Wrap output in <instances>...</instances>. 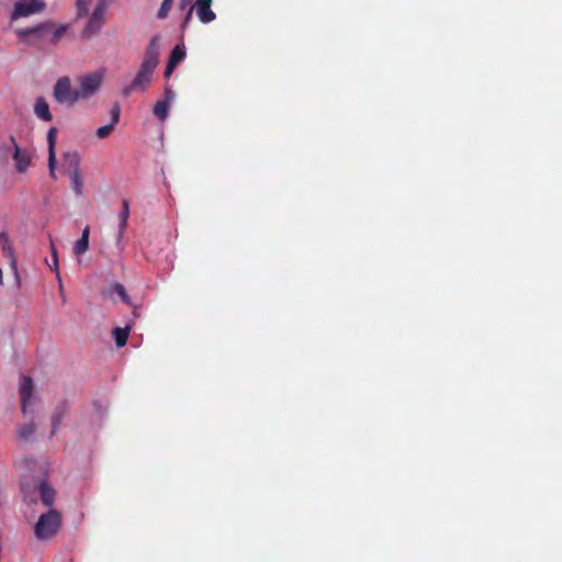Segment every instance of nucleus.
<instances>
[{
    "label": "nucleus",
    "instance_id": "f257e3e1",
    "mask_svg": "<svg viewBox=\"0 0 562 562\" xmlns=\"http://www.w3.org/2000/svg\"><path fill=\"white\" fill-rule=\"evenodd\" d=\"M69 29V24L46 20L35 25L16 30L15 35L24 45L45 49L49 46H57Z\"/></svg>",
    "mask_w": 562,
    "mask_h": 562
},
{
    "label": "nucleus",
    "instance_id": "f03ea898",
    "mask_svg": "<svg viewBox=\"0 0 562 562\" xmlns=\"http://www.w3.org/2000/svg\"><path fill=\"white\" fill-rule=\"evenodd\" d=\"M160 37L155 35L150 38L140 64V67L132 82L122 89V94L127 98L134 91H145L151 83L160 56Z\"/></svg>",
    "mask_w": 562,
    "mask_h": 562
},
{
    "label": "nucleus",
    "instance_id": "7ed1b4c3",
    "mask_svg": "<svg viewBox=\"0 0 562 562\" xmlns=\"http://www.w3.org/2000/svg\"><path fill=\"white\" fill-rule=\"evenodd\" d=\"M61 525V516L56 509H50L46 514L40 516L34 526V533L38 540H49L59 530Z\"/></svg>",
    "mask_w": 562,
    "mask_h": 562
},
{
    "label": "nucleus",
    "instance_id": "20e7f679",
    "mask_svg": "<svg viewBox=\"0 0 562 562\" xmlns=\"http://www.w3.org/2000/svg\"><path fill=\"white\" fill-rule=\"evenodd\" d=\"M102 80L103 74L101 71L90 72L78 77L77 92L79 101L89 99L95 94L101 87Z\"/></svg>",
    "mask_w": 562,
    "mask_h": 562
},
{
    "label": "nucleus",
    "instance_id": "39448f33",
    "mask_svg": "<svg viewBox=\"0 0 562 562\" xmlns=\"http://www.w3.org/2000/svg\"><path fill=\"white\" fill-rule=\"evenodd\" d=\"M45 9L46 3L43 0H20L14 3V7L10 13V21L13 22L19 19L40 14Z\"/></svg>",
    "mask_w": 562,
    "mask_h": 562
},
{
    "label": "nucleus",
    "instance_id": "423d86ee",
    "mask_svg": "<svg viewBox=\"0 0 562 562\" xmlns=\"http://www.w3.org/2000/svg\"><path fill=\"white\" fill-rule=\"evenodd\" d=\"M108 0H98V3L91 13L86 26L82 30V37L89 38L99 33L105 23V12Z\"/></svg>",
    "mask_w": 562,
    "mask_h": 562
},
{
    "label": "nucleus",
    "instance_id": "0eeeda50",
    "mask_svg": "<svg viewBox=\"0 0 562 562\" xmlns=\"http://www.w3.org/2000/svg\"><path fill=\"white\" fill-rule=\"evenodd\" d=\"M53 95L57 102L65 103L70 106L75 105L79 101L77 88L74 89L71 87V81L68 76L57 79L53 89Z\"/></svg>",
    "mask_w": 562,
    "mask_h": 562
},
{
    "label": "nucleus",
    "instance_id": "6e6552de",
    "mask_svg": "<svg viewBox=\"0 0 562 562\" xmlns=\"http://www.w3.org/2000/svg\"><path fill=\"white\" fill-rule=\"evenodd\" d=\"M10 144L13 147V160L15 161L16 171L24 173L31 165V155L27 150H21L16 144L15 137L10 136Z\"/></svg>",
    "mask_w": 562,
    "mask_h": 562
},
{
    "label": "nucleus",
    "instance_id": "1a4fd4ad",
    "mask_svg": "<svg viewBox=\"0 0 562 562\" xmlns=\"http://www.w3.org/2000/svg\"><path fill=\"white\" fill-rule=\"evenodd\" d=\"M34 384L29 375H23L20 381V395L23 414H26L29 406L32 404Z\"/></svg>",
    "mask_w": 562,
    "mask_h": 562
},
{
    "label": "nucleus",
    "instance_id": "9d476101",
    "mask_svg": "<svg viewBox=\"0 0 562 562\" xmlns=\"http://www.w3.org/2000/svg\"><path fill=\"white\" fill-rule=\"evenodd\" d=\"M70 411L69 404L67 401H60L54 412L52 414V435L54 436L59 427L63 425L64 419L68 416Z\"/></svg>",
    "mask_w": 562,
    "mask_h": 562
},
{
    "label": "nucleus",
    "instance_id": "9b49d317",
    "mask_svg": "<svg viewBox=\"0 0 562 562\" xmlns=\"http://www.w3.org/2000/svg\"><path fill=\"white\" fill-rule=\"evenodd\" d=\"M212 0H196L194 2V10L202 23H210L215 20L216 15L211 9Z\"/></svg>",
    "mask_w": 562,
    "mask_h": 562
},
{
    "label": "nucleus",
    "instance_id": "f8f14e48",
    "mask_svg": "<svg viewBox=\"0 0 562 562\" xmlns=\"http://www.w3.org/2000/svg\"><path fill=\"white\" fill-rule=\"evenodd\" d=\"M121 116V109L119 104H114L111 109V122L106 125L99 127L95 132V135L100 139L106 138L114 130L115 125L119 123Z\"/></svg>",
    "mask_w": 562,
    "mask_h": 562
},
{
    "label": "nucleus",
    "instance_id": "ddd939ff",
    "mask_svg": "<svg viewBox=\"0 0 562 562\" xmlns=\"http://www.w3.org/2000/svg\"><path fill=\"white\" fill-rule=\"evenodd\" d=\"M56 134H57L56 127H50L47 132L48 169H49V175L52 178H55V168H56V155H55Z\"/></svg>",
    "mask_w": 562,
    "mask_h": 562
},
{
    "label": "nucleus",
    "instance_id": "4468645a",
    "mask_svg": "<svg viewBox=\"0 0 562 562\" xmlns=\"http://www.w3.org/2000/svg\"><path fill=\"white\" fill-rule=\"evenodd\" d=\"M0 246L2 248L3 256L10 261L11 268L16 273V258L13 246L5 232L0 233Z\"/></svg>",
    "mask_w": 562,
    "mask_h": 562
},
{
    "label": "nucleus",
    "instance_id": "2eb2a0df",
    "mask_svg": "<svg viewBox=\"0 0 562 562\" xmlns=\"http://www.w3.org/2000/svg\"><path fill=\"white\" fill-rule=\"evenodd\" d=\"M36 491L40 494L41 502L50 507L55 501V491L46 481H42L36 485Z\"/></svg>",
    "mask_w": 562,
    "mask_h": 562
},
{
    "label": "nucleus",
    "instance_id": "dca6fc26",
    "mask_svg": "<svg viewBox=\"0 0 562 562\" xmlns=\"http://www.w3.org/2000/svg\"><path fill=\"white\" fill-rule=\"evenodd\" d=\"M34 113L38 119L45 122H50L53 120V115L49 111L48 103L43 97L37 98L34 105Z\"/></svg>",
    "mask_w": 562,
    "mask_h": 562
},
{
    "label": "nucleus",
    "instance_id": "f3484780",
    "mask_svg": "<svg viewBox=\"0 0 562 562\" xmlns=\"http://www.w3.org/2000/svg\"><path fill=\"white\" fill-rule=\"evenodd\" d=\"M90 227L86 226L82 231L81 237L75 243L72 251L76 256L83 255L89 248Z\"/></svg>",
    "mask_w": 562,
    "mask_h": 562
},
{
    "label": "nucleus",
    "instance_id": "a211bd4d",
    "mask_svg": "<svg viewBox=\"0 0 562 562\" xmlns=\"http://www.w3.org/2000/svg\"><path fill=\"white\" fill-rule=\"evenodd\" d=\"M131 324H126L124 327H115L113 329V337L115 339V344L119 348L124 347L127 342L128 335L131 331Z\"/></svg>",
    "mask_w": 562,
    "mask_h": 562
},
{
    "label": "nucleus",
    "instance_id": "6ab92c4d",
    "mask_svg": "<svg viewBox=\"0 0 562 562\" xmlns=\"http://www.w3.org/2000/svg\"><path fill=\"white\" fill-rule=\"evenodd\" d=\"M169 108L170 104L167 101L159 100L155 103L153 113L158 120L165 121L169 115Z\"/></svg>",
    "mask_w": 562,
    "mask_h": 562
},
{
    "label": "nucleus",
    "instance_id": "aec40b11",
    "mask_svg": "<svg viewBox=\"0 0 562 562\" xmlns=\"http://www.w3.org/2000/svg\"><path fill=\"white\" fill-rule=\"evenodd\" d=\"M70 179H71V188H72L74 192L77 195H81L83 183H82V179L80 176V170H71Z\"/></svg>",
    "mask_w": 562,
    "mask_h": 562
},
{
    "label": "nucleus",
    "instance_id": "412c9836",
    "mask_svg": "<svg viewBox=\"0 0 562 562\" xmlns=\"http://www.w3.org/2000/svg\"><path fill=\"white\" fill-rule=\"evenodd\" d=\"M128 216H130V205H128V201L127 200H123L122 201V210L120 212V236L122 235V233L124 232L126 225H127V220H128Z\"/></svg>",
    "mask_w": 562,
    "mask_h": 562
},
{
    "label": "nucleus",
    "instance_id": "4be33fe9",
    "mask_svg": "<svg viewBox=\"0 0 562 562\" xmlns=\"http://www.w3.org/2000/svg\"><path fill=\"white\" fill-rule=\"evenodd\" d=\"M65 162L71 170H79L80 156L77 151L66 153L64 155Z\"/></svg>",
    "mask_w": 562,
    "mask_h": 562
},
{
    "label": "nucleus",
    "instance_id": "5701e85b",
    "mask_svg": "<svg viewBox=\"0 0 562 562\" xmlns=\"http://www.w3.org/2000/svg\"><path fill=\"white\" fill-rule=\"evenodd\" d=\"M110 291L111 293L119 295L122 302H124L127 305H131L130 296L123 284L116 282L111 286Z\"/></svg>",
    "mask_w": 562,
    "mask_h": 562
},
{
    "label": "nucleus",
    "instance_id": "b1692460",
    "mask_svg": "<svg viewBox=\"0 0 562 562\" xmlns=\"http://www.w3.org/2000/svg\"><path fill=\"white\" fill-rule=\"evenodd\" d=\"M186 58L184 46L176 45L170 53L169 60L179 65Z\"/></svg>",
    "mask_w": 562,
    "mask_h": 562
},
{
    "label": "nucleus",
    "instance_id": "393cba45",
    "mask_svg": "<svg viewBox=\"0 0 562 562\" xmlns=\"http://www.w3.org/2000/svg\"><path fill=\"white\" fill-rule=\"evenodd\" d=\"M36 431V426L34 423H29L19 428V437L23 440L30 439Z\"/></svg>",
    "mask_w": 562,
    "mask_h": 562
},
{
    "label": "nucleus",
    "instance_id": "a878e982",
    "mask_svg": "<svg viewBox=\"0 0 562 562\" xmlns=\"http://www.w3.org/2000/svg\"><path fill=\"white\" fill-rule=\"evenodd\" d=\"M91 0H76L77 18L87 15Z\"/></svg>",
    "mask_w": 562,
    "mask_h": 562
},
{
    "label": "nucleus",
    "instance_id": "bb28decb",
    "mask_svg": "<svg viewBox=\"0 0 562 562\" xmlns=\"http://www.w3.org/2000/svg\"><path fill=\"white\" fill-rule=\"evenodd\" d=\"M172 3L173 0H164L160 5V9L157 12V18L161 20L166 19L169 14V11L171 10Z\"/></svg>",
    "mask_w": 562,
    "mask_h": 562
},
{
    "label": "nucleus",
    "instance_id": "cd10ccee",
    "mask_svg": "<svg viewBox=\"0 0 562 562\" xmlns=\"http://www.w3.org/2000/svg\"><path fill=\"white\" fill-rule=\"evenodd\" d=\"M52 257H53V261H52L53 266H50V269L56 271V277H57V280H58V283H59V290L61 292L63 291V284H61V279H60V276H59V272H58L57 251H56V249L54 247H52Z\"/></svg>",
    "mask_w": 562,
    "mask_h": 562
},
{
    "label": "nucleus",
    "instance_id": "c85d7f7f",
    "mask_svg": "<svg viewBox=\"0 0 562 562\" xmlns=\"http://www.w3.org/2000/svg\"><path fill=\"white\" fill-rule=\"evenodd\" d=\"M164 100L162 101H167V103L171 104V102L173 101L175 99V92L172 91L171 87L169 86H166L165 87V91H164Z\"/></svg>",
    "mask_w": 562,
    "mask_h": 562
},
{
    "label": "nucleus",
    "instance_id": "c756f323",
    "mask_svg": "<svg viewBox=\"0 0 562 562\" xmlns=\"http://www.w3.org/2000/svg\"><path fill=\"white\" fill-rule=\"evenodd\" d=\"M177 66L178 65L176 63L168 59V63H167V66L165 69V74H164L165 78L168 79L172 75V72L175 71Z\"/></svg>",
    "mask_w": 562,
    "mask_h": 562
},
{
    "label": "nucleus",
    "instance_id": "7c9ffc66",
    "mask_svg": "<svg viewBox=\"0 0 562 562\" xmlns=\"http://www.w3.org/2000/svg\"><path fill=\"white\" fill-rule=\"evenodd\" d=\"M177 66L178 65L176 63L168 59V63H167V66L165 69V74H164L165 78L168 79L172 75V72L175 71Z\"/></svg>",
    "mask_w": 562,
    "mask_h": 562
},
{
    "label": "nucleus",
    "instance_id": "2f4dec72",
    "mask_svg": "<svg viewBox=\"0 0 562 562\" xmlns=\"http://www.w3.org/2000/svg\"><path fill=\"white\" fill-rule=\"evenodd\" d=\"M177 66L178 65L176 63L168 59V63H167V66L165 69V74H164L165 78L168 79L172 75V72L175 71Z\"/></svg>",
    "mask_w": 562,
    "mask_h": 562
},
{
    "label": "nucleus",
    "instance_id": "473e14b6",
    "mask_svg": "<svg viewBox=\"0 0 562 562\" xmlns=\"http://www.w3.org/2000/svg\"><path fill=\"white\" fill-rule=\"evenodd\" d=\"M193 0H181L179 3V9L181 11H188L190 8L194 9Z\"/></svg>",
    "mask_w": 562,
    "mask_h": 562
},
{
    "label": "nucleus",
    "instance_id": "72a5a7b5",
    "mask_svg": "<svg viewBox=\"0 0 562 562\" xmlns=\"http://www.w3.org/2000/svg\"><path fill=\"white\" fill-rule=\"evenodd\" d=\"M193 11H194V9H193V8H190V9L187 11L186 16H184V19H183V22H182V24H181V29H182V30H184V29L189 25V23H190V21H191V19H192V13H193Z\"/></svg>",
    "mask_w": 562,
    "mask_h": 562
},
{
    "label": "nucleus",
    "instance_id": "f704fd0d",
    "mask_svg": "<svg viewBox=\"0 0 562 562\" xmlns=\"http://www.w3.org/2000/svg\"><path fill=\"white\" fill-rule=\"evenodd\" d=\"M133 316H134L135 318H137V317L139 316V314H138V312H137V310H136V308H134V311H133Z\"/></svg>",
    "mask_w": 562,
    "mask_h": 562
},
{
    "label": "nucleus",
    "instance_id": "c9c22d12",
    "mask_svg": "<svg viewBox=\"0 0 562 562\" xmlns=\"http://www.w3.org/2000/svg\"><path fill=\"white\" fill-rule=\"evenodd\" d=\"M3 283V274H2V270L0 269V284Z\"/></svg>",
    "mask_w": 562,
    "mask_h": 562
}]
</instances>
